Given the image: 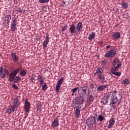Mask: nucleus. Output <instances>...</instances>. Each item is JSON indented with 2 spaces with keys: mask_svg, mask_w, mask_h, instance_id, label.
Masks as SVG:
<instances>
[{
  "mask_svg": "<svg viewBox=\"0 0 130 130\" xmlns=\"http://www.w3.org/2000/svg\"><path fill=\"white\" fill-rule=\"evenodd\" d=\"M102 64H103V66L106 65V62H105V61H102Z\"/></svg>",
  "mask_w": 130,
  "mask_h": 130,
  "instance_id": "79ce46f5",
  "label": "nucleus"
},
{
  "mask_svg": "<svg viewBox=\"0 0 130 130\" xmlns=\"http://www.w3.org/2000/svg\"><path fill=\"white\" fill-rule=\"evenodd\" d=\"M39 82H40V85H41L42 86V85H43V84H44V79L43 78V76H39Z\"/></svg>",
  "mask_w": 130,
  "mask_h": 130,
  "instance_id": "c85d7f7f",
  "label": "nucleus"
},
{
  "mask_svg": "<svg viewBox=\"0 0 130 130\" xmlns=\"http://www.w3.org/2000/svg\"><path fill=\"white\" fill-rule=\"evenodd\" d=\"M81 112V110L80 109L77 108L75 110V117L78 118L79 117V116L80 115V113Z\"/></svg>",
  "mask_w": 130,
  "mask_h": 130,
  "instance_id": "bb28decb",
  "label": "nucleus"
},
{
  "mask_svg": "<svg viewBox=\"0 0 130 130\" xmlns=\"http://www.w3.org/2000/svg\"><path fill=\"white\" fill-rule=\"evenodd\" d=\"M82 29H83V23L80 22L77 24L76 27L74 24L70 25L69 31L71 34L74 33L76 35H78L79 32L82 31Z\"/></svg>",
  "mask_w": 130,
  "mask_h": 130,
  "instance_id": "f257e3e1",
  "label": "nucleus"
},
{
  "mask_svg": "<svg viewBox=\"0 0 130 130\" xmlns=\"http://www.w3.org/2000/svg\"><path fill=\"white\" fill-rule=\"evenodd\" d=\"M110 48V45H108V46L106 47L107 49H108V48Z\"/></svg>",
  "mask_w": 130,
  "mask_h": 130,
  "instance_id": "a18cd8bd",
  "label": "nucleus"
},
{
  "mask_svg": "<svg viewBox=\"0 0 130 130\" xmlns=\"http://www.w3.org/2000/svg\"><path fill=\"white\" fill-rule=\"evenodd\" d=\"M78 89H79V87H76V88L72 89V92H73V93H75V92H76V91L78 90Z\"/></svg>",
  "mask_w": 130,
  "mask_h": 130,
  "instance_id": "ea45409f",
  "label": "nucleus"
},
{
  "mask_svg": "<svg viewBox=\"0 0 130 130\" xmlns=\"http://www.w3.org/2000/svg\"><path fill=\"white\" fill-rule=\"evenodd\" d=\"M81 92H82L83 95H87V90H88V87L83 86L81 87Z\"/></svg>",
  "mask_w": 130,
  "mask_h": 130,
  "instance_id": "aec40b11",
  "label": "nucleus"
},
{
  "mask_svg": "<svg viewBox=\"0 0 130 130\" xmlns=\"http://www.w3.org/2000/svg\"><path fill=\"white\" fill-rule=\"evenodd\" d=\"M42 85V89L43 91H45V90H47V84H46V83H44V84Z\"/></svg>",
  "mask_w": 130,
  "mask_h": 130,
  "instance_id": "72a5a7b5",
  "label": "nucleus"
},
{
  "mask_svg": "<svg viewBox=\"0 0 130 130\" xmlns=\"http://www.w3.org/2000/svg\"><path fill=\"white\" fill-rule=\"evenodd\" d=\"M11 55L12 59V61L14 62H18V61H19V56L17 55V53L12 52Z\"/></svg>",
  "mask_w": 130,
  "mask_h": 130,
  "instance_id": "0eeeda50",
  "label": "nucleus"
},
{
  "mask_svg": "<svg viewBox=\"0 0 130 130\" xmlns=\"http://www.w3.org/2000/svg\"><path fill=\"white\" fill-rule=\"evenodd\" d=\"M17 12H18V13H20V14H22V13H23V10L19 9V10L17 11Z\"/></svg>",
  "mask_w": 130,
  "mask_h": 130,
  "instance_id": "37998d69",
  "label": "nucleus"
},
{
  "mask_svg": "<svg viewBox=\"0 0 130 130\" xmlns=\"http://www.w3.org/2000/svg\"><path fill=\"white\" fill-rule=\"evenodd\" d=\"M59 125V122H58V118H56L53 121L51 126L52 127H56V126H58Z\"/></svg>",
  "mask_w": 130,
  "mask_h": 130,
  "instance_id": "2eb2a0df",
  "label": "nucleus"
},
{
  "mask_svg": "<svg viewBox=\"0 0 130 130\" xmlns=\"http://www.w3.org/2000/svg\"><path fill=\"white\" fill-rule=\"evenodd\" d=\"M34 80H35V78H34V77L32 76L31 77V82H33V81H34Z\"/></svg>",
  "mask_w": 130,
  "mask_h": 130,
  "instance_id": "c03bdc74",
  "label": "nucleus"
},
{
  "mask_svg": "<svg viewBox=\"0 0 130 130\" xmlns=\"http://www.w3.org/2000/svg\"><path fill=\"white\" fill-rule=\"evenodd\" d=\"M63 5H64L66 4V2H64V1H63Z\"/></svg>",
  "mask_w": 130,
  "mask_h": 130,
  "instance_id": "49530a36",
  "label": "nucleus"
},
{
  "mask_svg": "<svg viewBox=\"0 0 130 130\" xmlns=\"http://www.w3.org/2000/svg\"><path fill=\"white\" fill-rule=\"evenodd\" d=\"M37 109L38 111H41V107L40 106H37Z\"/></svg>",
  "mask_w": 130,
  "mask_h": 130,
  "instance_id": "a19ab883",
  "label": "nucleus"
},
{
  "mask_svg": "<svg viewBox=\"0 0 130 130\" xmlns=\"http://www.w3.org/2000/svg\"><path fill=\"white\" fill-rule=\"evenodd\" d=\"M96 35V34L95 32H92L91 34H90L88 36V40L89 41H92L94 38H95V36Z\"/></svg>",
  "mask_w": 130,
  "mask_h": 130,
  "instance_id": "412c9836",
  "label": "nucleus"
},
{
  "mask_svg": "<svg viewBox=\"0 0 130 130\" xmlns=\"http://www.w3.org/2000/svg\"><path fill=\"white\" fill-rule=\"evenodd\" d=\"M108 96H107L106 98H104L102 100V102L105 105H106L107 103H108Z\"/></svg>",
  "mask_w": 130,
  "mask_h": 130,
  "instance_id": "7c9ffc66",
  "label": "nucleus"
},
{
  "mask_svg": "<svg viewBox=\"0 0 130 130\" xmlns=\"http://www.w3.org/2000/svg\"><path fill=\"white\" fill-rule=\"evenodd\" d=\"M21 81V77L20 76H15L14 79L13 80V82L15 84H17V83H19Z\"/></svg>",
  "mask_w": 130,
  "mask_h": 130,
  "instance_id": "cd10ccee",
  "label": "nucleus"
},
{
  "mask_svg": "<svg viewBox=\"0 0 130 130\" xmlns=\"http://www.w3.org/2000/svg\"><path fill=\"white\" fill-rule=\"evenodd\" d=\"M100 44H102V42H100Z\"/></svg>",
  "mask_w": 130,
  "mask_h": 130,
  "instance_id": "09e8293b",
  "label": "nucleus"
},
{
  "mask_svg": "<svg viewBox=\"0 0 130 130\" xmlns=\"http://www.w3.org/2000/svg\"><path fill=\"white\" fill-rule=\"evenodd\" d=\"M30 107H31L30 103H29L28 101H26L25 102V105H24L25 112L29 113V111L30 110Z\"/></svg>",
  "mask_w": 130,
  "mask_h": 130,
  "instance_id": "9b49d317",
  "label": "nucleus"
},
{
  "mask_svg": "<svg viewBox=\"0 0 130 130\" xmlns=\"http://www.w3.org/2000/svg\"><path fill=\"white\" fill-rule=\"evenodd\" d=\"M67 27H68V25L66 24L61 30L62 32H64V31L67 30Z\"/></svg>",
  "mask_w": 130,
  "mask_h": 130,
  "instance_id": "58836bf2",
  "label": "nucleus"
},
{
  "mask_svg": "<svg viewBox=\"0 0 130 130\" xmlns=\"http://www.w3.org/2000/svg\"><path fill=\"white\" fill-rule=\"evenodd\" d=\"M86 100V98L83 97V96H80L78 99V102L80 103V104H83L84 102H85V101Z\"/></svg>",
  "mask_w": 130,
  "mask_h": 130,
  "instance_id": "a878e982",
  "label": "nucleus"
},
{
  "mask_svg": "<svg viewBox=\"0 0 130 130\" xmlns=\"http://www.w3.org/2000/svg\"><path fill=\"white\" fill-rule=\"evenodd\" d=\"M98 119L100 121H102L104 120V117L101 115H99L98 117Z\"/></svg>",
  "mask_w": 130,
  "mask_h": 130,
  "instance_id": "c9c22d12",
  "label": "nucleus"
},
{
  "mask_svg": "<svg viewBox=\"0 0 130 130\" xmlns=\"http://www.w3.org/2000/svg\"><path fill=\"white\" fill-rule=\"evenodd\" d=\"M112 38L114 40H117V39H119V38H120V32H114L112 35Z\"/></svg>",
  "mask_w": 130,
  "mask_h": 130,
  "instance_id": "ddd939ff",
  "label": "nucleus"
},
{
  "mask_svg": "<svg viewBox=\"0 0 130 130\" xmlns=\"http://www.w3.org/2000/svg\"><path fill=\"white\" fill-rule=\"evenodd\" d=\"M122 66L121 63H119L116 67L111 68V73L113 74V75H114V76L120 77V76H121V72H118L117 71H118L119 68L121 67Z\"/></svg>",
  "mask_w": 130,
  "mask_h": 130,
  "instance_id": "f03ea898",
  "label": "nucleus"
},
{
  "mask_svg": "<svg viewBox=\"0 0 130 130\" xmlns=\"http://www.w3.org/2000/svg\"><path fill=\"white\" fill-rule=\"evenodd\" d=\"M16 74H15L13 72H11L9 75V81L10 82H13L14 79L16 78Z\"/></svg>",
  "mask_w": 130,
  "mask_h": 130,
  "instance_id": "a211bd4d",
  "label": "nucleus"
},
{
  "mask_svg": "<svg viewBox=\"0 0 130 130\" xmlns=\"http://www.w3.org/2000/svg\"><path fill=\"white\" fill-rule=\"evenodd\" d=\"M17 108H18V107L17 106H15V105H12V106L10 108H9L6 112L8 113V114H11L12 112H15L16 110H17Z\"/></svg>",
  "mask_w": 130,
  "mask_h": 130,
  "instance_id": "423d86ee",
  "label": "nucleus"
},
{
  "mask_svg": "<svg viewBox=\"0 0 130 130\" xmlns=\"http://www.w3.org/2000/svg\"><path fill=\"white\" fill-rule=\"evenodd\" d=\"M17 25V18H15L13 19V23L11 24V31H12V32H15V31L16 30V25Z\"/></svg>",
  "mask_w": 130,
  "mask_h": 130,
  "instance_id": "f8f14e48",
  "label": "nucleus"
},
{
  "mask_svg": "<svg viewBox=\"0 0 130 130\" xmlns=\"http://www.w3.org/2000/svg\"><path fill=\"white\" fill-rule=\"evenodd\" d=\"M121 6H122V8L123 9H127L128 8V4L125 2L124 1H121L120 3Z\"/></svg>",
  "mask_w": 130,
  "mask_h": 130,
  "instance_id": "b1692460",
  "label": "nucleus"
},
{
  "mask_svg": "<svg viewBox=\"0 0 130 130\" xmlns=\"http://www.w3.org/2000/svg\"><path fill=\"white\" fill-rule=\"evenodd\" d=\"M108 86V85H100V86L98 87L97 91H103V90L106 89V87Z\"/></svg>",
  "mask_w": 130,
  "mask_h": 130,
  "instance_id": "5701e85b",
  "label": "nucleus"
},
{
  "mask_svg": "<svg viewBox=\"0 0 130 130\" xmlns=\"http://www.w3.org/2000/svg\"><path fill=\"white\" fill-rule=\"evenodd\" d=\"M72 96H74V92L72 93Z\"/></svg>",
  "mask_w": 130,
  "mask_h": 130,
  "instance_id": "de8ad7c7",
  "label": "nucleus"
},
{
  "mask_svg": "<svg viewBox=\"0 0 130 130\" xmlns=\"http://www.w3.org/2000/svg\"><path fill=\"white\" fill-rule=\"evenodd\" d=\"M13 105H15V106H17L19 107V105H20V102L19 101V98H15L12 103Z\"/></svg>",
  "mask_w": 130,
  "mask_h": 130,
  "instance_id": "f3484780",
  "label": "nucleus"
},
{
  "mask_svg": "<svg viewBox=\"0 0 130 130\" xmlns=\"http://www.w3.org/2000/svg\"><path fill=\"white\" fill-rule=\"evenodd\" d=\"M4 72H6V70H4L3 67H0V78L2 79H5L6 75Z\"/></svg>",
  "mask_w": 130,
  "mask_h": 130,
  "instance_id": "4468645a",
  "label": "nucleus"
},
{
  "mask_svg": "<svg viewBox=\"0 0 130 130\" xmlns=\"http://www.w3.org/2000/svg\"><path fill=\"white\" fill-rule=\"evenodd\" d=\"M116 55V51L114 50L113 49L108 51L107 53L105 54V57H108L109 58H111V57H114Z\"/></svg>",
  "mask_w": 130,
  "mask_h": 130,
  "instance_id": "20e7f679",
  "label": "nucleus"
},
{
  "mask_svg": "<svg viewBox=\"0 0 130 130\" xmlns=\"http://www.w3.org/2000/svg\"><path fill=\"white\" fill-rule=\"evenodd\" d=\"M20 72V68H17L15 70L13 71L12 72L14 73L16 76L17 74Z\"/></svg>",
  "mask_w": 130,
  "mask_h": 130,
  "instance_id": "e433bc0d",
  "label": "nucleus"
},
{
  "mask_svg": "<svg viewBox=\"0 0 130 130\" xmlns=\"http://www.w3.org/2000/svg\"><path fill=\"white\" fill-rule=\"evenodd\" d=\"M86 123L87 125H90V126H93L95 123H96V117H91L89 118L86 120Z\"/></svg>",
  "mask_w": 130,
  "mask_h": 130,
  "instance_id": "39448f33",
  "label": "nucleus"
},
{
  "mask_svg": "<svg viewBox=\"0 0 130 130\" xmlns=\"http://www.w3.org/2000/svg\"><path fill=\"white\" fill-rule=\"evenodd\" d=\"M49 43V35L47 34L46 36V39L44 40L43 43V48H45L47 47V45Z\"/></svg>",
  "mask_w": 130,
  "mask_h": 130,
  "instance_id": "9d476101",
  "label": "nucleus"
},
{
  "mask_svg": "<svg viewBox=\"0 0 130 130\" xmlns=\"http://www.w3.org/2000/svg\"><path fill=\"white\" fill-rule=\"evenodd\" d=\"M12 20V15L11 14L6 15L5 17V26H8L10 23V22Z\"/></svg>",
  "mask_w": 130,
  "mask_h": 130,
  "instance_id": "6e6552de",
  "label": "nucleus"
},
{
  "mask_svg": "<svg viewBox=\"0 0 130 130\" xmlns=\"http://www.w3.org/2000/svg\"><path fill=\"white\" fill-rule=\"evenodd\" d=\"M129 82L130 80L126 78L121 81V85H124V86H127L129 84Z\"/></svg>",
  "mask_w": 130,
  "mask_h": 130,
  "instance_id": "6ab92c4d",
  "label": "nucleus"
},
{
  "mask_svg": "<svg viewBox=\"0 0 130 130\" xmlns=\"http://www.w3.org/2000/svg\"><path fill=\"white\" fill-rule=\"evenodd\" d=\"M109 123L108 126V128H111L113 125H114V123H115V120H114V118H112L109 121Z\"/></svg>",
  "mask_w": 130,
  "mask_h": 130,
  "instance_id": "dca6fc26",
  "label": "nucleus"
},
{
  "mask_svg": "<svg viewBox=\"0 0 130 130\" xmlns=\"http://www.w3.org/2000/svg\"><path fill=\"white\" fill-rule=\"evenodd\" d=\"M112 95L110 104H115L117 103V101H118V99H117V91L116 90H114L112 93Z\"/></svg>",
  "mask_w": 130,
  "mask_h": 130,
  "instance_id": "7ed1b4c3",
  "label": "nucleus"
},
{
  "mask_svg": "<svg viewBox=\"0 0 130 130\" xmlns=\"http://www.w3.org/2000/svg\"><path fill=\"white\" fill-rule=\"evenodd\" d=\"M121 63V62H120V60L118 59V58H114V59L113 60V62H112V65L113 66H116L117 64H119V63Z\"/></svg>",
  "mask_w": 130,
  "mask_h": 130,
  "instance_id": "4be33fe9",
  "label": "nucleus"
},
{
  "mask_svg": "<svg viewBox=\"0 0 130 130\" xmlns=\"http://www.w3.org/2000/svg\"><path fill=\"white\" fill-rule=\"evenodd\" d=\"M102 73V69L101 68H99L96 69V72L94 73V76H96V75H100Z\"/></svg>",
  "mask_w": 130,
  "mask_h": 130,
  "instance_id": "c756f323",
  "label": "nucleus"
},
{
  "mask_svg": "<svg viewBox=\"0 0 130 130\" xmlns=\"http://www.w3.org/2000/svg\"><path fill=\"white\" fill-rule=\"evenodd\" d=\"M93 101H94V96H93L92 94L89 95V102H88L89 104H90L91 102H93Z\"/></svg>",
  "mask_w": 130,
  "mask_h": 130,
  "instance_id": "473e14b6",
  "label": "nucleus"
},
{
  "mask_svg": "<svg viewBox=\"0 0 130 130\" xmlns=\"http://www.w3.org/2000/svg\"><path fill=\"white\" fill-rule=\"evenodd\" d=\"M39 2L41 4H46V3H48L49 0H39Z\"/></svg>",
  "mask_w": 130,
  "mask_h": 130,
  "instance_id": "f704fd0d",
  "label": "nucleus"
},
{
  "mask_svg": "<svg viewBox=\"0 0 130 130\" xmlns=\"http://www.w3.org/2000/svg\"><path fill=\"white\" fill-rule=\"evenodd\" d=\"M12 88L15 89V90H19V87L17 86V85L14 84L12 85Z\"/></svg>",
  "mask_w": 130,
  "mask_h": 130,
  "instance_id": "4c0bfd02",
  "label": "nucleus"
},
{
  "mask_svg": "<svg viewBox=\"0 0 130 130\" xmlns=\"http://www.w3.org/2000/svg\"><path fill=\"white\" fill-rule=\"evenodd\" d=\"M98 77L101 83H103V82H104V80H105V77H104V74H98Z\"/></svg>",
  "mask_w": 130,
  "mask_h": 130,
  "instance_id": "393cba45",
  "label": "nucleus"
},
{
  "mask_svg": "<svg viewBox=\"0 0 130 130\" xmlns=\"http://www.w3.org/2000/svg\"><path fill=\"white\" fill-rule=\"evenodd\" d=\"M26 74H27V72L25 70H22L20 72V75L21 77H24V76H26Z\"/></svg>",
  "mask_w": 130,
  "mask_h": 130,
  "instance_id": "2f4dec72",
  "label": "nucleus"
},
{
  "mask_svg": "<svg viewBox=\"0 0 130 130\" xmlns=\"http://www.w3.org/2000/svg\"><path fill=\"white\" fill-rule=\"evenodd\" d=\"M62 81H63V77H62L57 81V83L56 86V92H59V89H60V86L62 84Z\"/></svg>",
  "mask_w": 130,
  "mask_h": 130,
  "instance_id": "1a4fd4ad",
  "label": "nucleus"
}]
</instances>
